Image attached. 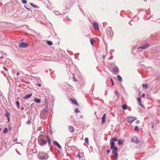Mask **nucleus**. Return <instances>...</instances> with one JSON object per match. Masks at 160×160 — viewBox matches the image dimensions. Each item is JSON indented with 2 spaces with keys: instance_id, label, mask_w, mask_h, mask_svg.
<instances>
[{
  "instance_id": "6ab92c4d",
  "label": "nucleus",
  "mask_w": 160,
  "mask_h": 160,
  "mask_svg": "<svg viewBox=\"0 0 160 160\" xmlns=\"http://www.w3.org/2000/svg\"><path fill=\"white\" fill-rule=\"evenodd\" d=\"M47 138L48 140V142L49 145H50V138H49V136H47Z\"/></svg>"
},
{
  "instance_id": "49530a36",
  "label": "nucleus",
  "mask_w": 160,
  "mask_h": 160,
  "mask_svg": "<svg viewBox=\"0 0 160 160\" xmlns=\"http://www.w3.org/2000/svg\"><path fill=\"white\" fill-rule=\"evenodd\" d=\"M8 121H9L10 120L9 117V118H8Z\"/></svg>"
},
{
  "instance_id": "a211bd4d",
  "label": "nucleus",
  "mask_w": 160,
  "mask_h": 160,
  "mask_svg": "<svg viewBox=\"0 0 160 160\" xmlns=\"http://www.w3.org/2000/svg\"><path fill=\"white\" fill-rule=\"evenodd\" d=\"M117 77L118 80L119 81H120V82L122 81V78L119 75H118L117 76Z\"/></svg>"
},
{
  "instance_id": "f8f14e48",
  "label": "nucleus",
  "mask_w": 160,
  "mask_h": 160,
  "mask_svg": "<svg viewBox=\"0 0 160 160\" xmlns=\"http://www.w3.org/2000/svg\"><path fill=\"white\" fill-rule=\"evenodd\" d=\"M32 95V93H31V94L28 95H27L25 97H24L23 98L24 99H27L29 98H30Z\"/></svg>"
},
{
  "instance_id": "c9c22d12",
  "label": "nucleus",
  "mask_w": 160,
  "mask_h": 160,
  "mask_svg": "<svg viewBox=\"0 0 160 160\" xmlns=\"http://www.w3.org/2000/svg\"><path fill=\"white\" fill-rule=\"evenodd\" d=\"M139 104L140 105L141 107H143V105L141 103H141H139Z\"/></svg>"
},
{
  "instance_id": "5701e85b",
  "label": "nucleus",
  "mask_w": 160,
  "mask_h": 160,
  "mask_svg": "<svg viewBox=\"0 0 160 160\" xmlns=\"http://www.w3.org/2000/svg\"><path fill=\"white\" fill-rule=\"evenodd\" d=\"M90 41L92 45H93V43L95 42V40L92 38L90 39Z\"/></svg>"
},
{
  "instance_id": "7ed1b4c3",
  "label": "nucleus",
  "mask_w": 160,
  "mask_h": 160,
  "mask_svg": "<svg viewBox=\"0 0 160 160\" xmlns=\"http://www.w3.org/2000/svg\"><path fill=\"white\" fill-rule=\"evenodd\" d=\"M19 46L20 48H27L28 46V44L25 42H21L19 44Z\"/></svg>"
},
{
  "instance_id": "412c9836",
  "label": "nucleus",
  "mask_w": 160,
  "mask_h": 160,
  "mask_svg": "<svg viewBox=\"0 0 160 160\" xmlns=\"http://www.w3.org/2000/svg\"><path fill=\"white\" fill-rule=\"evenodd\" d=\"M118 143L119 145L122 144L123 143V142L121 139H119L118 140Z\"/></svg>"
},
{
  "instance_id": "a19ab883",
  "label": "nucleus",
  "mask_w": 160,
  "mask_h": 160,
  "mask_svg": "<svg viewBox=\"0 0 160 160\" xmlns=\"http://www.w3.org/2000/svg\"><path fill=\"white\" fill-rule=\"evenodd\" d=\"M152 129H153V127H154V125H153V123L152 122Z\"/></svg>"
},
{
  "instance_id": "473e14b6",
  "label": "nucleus",
  "mask_w": 160,
  "mask_h": 160,
  "mask_svg": "<svg viewBox=\"0 0 160 160\" xmlns=\"http://www.w3.org/2000/svg\"><path fill=\"white\" fill-rule=\"evenodd\" d=\"M75 112L76 113H77L80 112V111L78 108H76L75 110Z\"/></svg>"
},
{
  "instance_id": "c03bdc74",
  "label": "nucleus",
  "mask_w": 160,
  "mask_h": 160,
  "mask_svg": "<svg viewBox=\"0 0 160 160\" xmlns=\"http://www.w3.org/2000/svg\"><path fill=\"white\" fill-rule=\"evenodd\" d=\"M38 85L39 87H40L41 86V84L40 83H38Z\"/></svg>"
},
{
  "instance_id": "dca6fc26",
  "label": "nucleus",
  "mask_w": 160,
  "mask_h": 160,
  "mask_svg": "<svg viewBox=\"0 0 160 160\" xmlns=\"http://www.w3.org/2000/svg\"><path fill=\"white\" fill-rule=\"evenodd\" d=\"M111 148L112 149L113 148H114V146L115 145L114 143L113 142V141H111Z\"/></svg>"
},
{
  "instance_id": "1a4fd4ad",
  "label": "nucleus",
  "mask_w": 160,
  "mask_h": 160,
  "mask_svg": "<svg viewBox=\"0 0 160 160\" xmlns=\"http://www.w3.org/2000/svg\"><path fill=\"white\" fill-rule=\"evenodd\" d=\"M119 70L117 67H115L113 68V71L114 73H117L118 72Z\"/></svg>"
},
{
  "instance_id": "6e6552de",
  "label": "nucleus",
  "mask_w": 160,
  "mask_h": 160,
  "mask_svg": "<svg viewBox=\"0 0 160 160\" xmlns=\"http://www.w3.org/2000/svg\"><path fill=\"white\" fill-rule=\"evenodd\" d=\"M93 26L94 28L96 30H98L99 29L97 23L96 22L93 23Z\"/></svg>"
},
{
  "instance_id": "bb28decb",
  "label": "nucleus",
  "mask_w": 160,
  "mask_h": 160,
  "mask_svg": "<svg viewBox=\"0 0 160 160\" xmlns=\"http://www.w3.org/2000/svg\"><path fill=\"white\" fill-rule=\"evenodd\" d=\"M137 100H138V102L139 103H141V98L140 97L138 98H137Z\"/></svg>"
},
{
  "instance_id": "37998d69",
  "label": "nucleus",
  "mask_w": 160,
  "mask_h": 160,
  "mask_svg": "<svg viewBox=\"0 0 160 160\" xmlns=\"http://www.w3.org/2000/svg\"><path fill=\"white\" fill-rule=\"evenodd\" d=\"M136 122L137 123H139L140 122L139 121H136Z\"/></svg>"
},
{
  "instance_id": "2f4dec72",
  "label": "nucleus",
  "mask_w": 160,
  "mask_h": 160,
  "mask_svg": "<svg viewBox=\"0 0 160 160\" xmlns=\"http://www.w3.org/2000/svg\"><path fill=\"white\" fill-rule=\"evenodd\" d=\"M22 2L24 4H26L27 3V1L26 0H22Z\"/></svg>"
},
{
  "instance_id": "f257e3e1",
  "label": "nucleus",
  "mask_w": 160,
  "mask_h": 160,
  "mask_svg": "<svg viewBox=\"0 0 160 160\" xmlns=\"http://www.w3.org/2000/svg\"><path fill=\"white\" fill-rule=\"evenodd\" d=\"M112 153L114 154V156L117 158L118 157V153L117 152L118 151V148L116 147H114L112 148Z\"/></svg>"
},
{
  "instance_id": "aec40b11",
  "label": "nucleus",
  "mask_w": 160,
  "mask_h": 160,
  "mask_svg": "<svg viewBox=\"0 0 160 160\" xmlns=\"http://www.w3.org/2000/svg\"><path fill=\"white\" fill-rule=\"evenodd\" d=\"M127 105L125 104H123L122 105V108L123 110H126L127 108Z\"/></svg>"
},
{
  "instance_id": "58836bf2",
  "label": "nucleus",
  "mask_w": 160,
  "mask_h": 160,
  "mask_svg": "<svg viewBox=\"0 0 160 160\" xmlns=\"http://www.w3.org/2000/svg\"><path fill=\"white\" fill-rule=\"evenodd\" d=\"M77 157H78L80 158H81V157L79 153H78V154L77 155Z\"/></svg>"
},
{
  "instance_id": "a878e982",
  "label": "nucleus",
  "mask_w": 160,
  "mask_h": 160,
  "mask_svg": "<svg viewBox=\"0 0 160 160\" xmlns=\"http://www.w3.org/2000/svg\"><path fill=\"white\" fill-rule=\"evenodd\" d=\"M85 141L86 143H87V144H88L89 143V141H88V139L87 138H86L85 139Z\"/></svg>"
},
{
  "instance_id": "b1692460",
  "label": "nucleus",
  "mask_w": 160,
  "mask_h": 160,
  "mask_svg": "<svg viewBox=\"0 0 160 160\" xmlns=\"http://www.w3.org/2000/svg\"><path fill=\"white\" fill-rule=\"evenodd\" d=\"M47 43L49 45H51L52 44V42L51 41H47Z\"/></svg>"
},
{
  "instance_id": "ddd939ff",
  "label": "nucleus",
  "mask_w": 160,
  "mask_h": 160,
  "mask_svg": "<svg viewBox=\"0 0 160 160\" xmlns=\"http://www.w3.org/2000/svg\"><path fill=\"white\" fill-rule=\"evenodd\" d=\"M34 101L36 103H39L41 102V100L40 99H38L37 98H35L34 99Z\"/></svg>"
},
{
  "instance_id": "ea45409f",
  "label": "nucleus",
  "mask_w": 160,
  "mask_h": 160,
  "mask_svg": "<svg viewBox=\"0 0 160 160\" xmlns=\"http://www.w3.org/2000/svg\"><path fill=\"white\" fill-rule=\"evenodd\" d=\"M111 81H112V85L113 86V85H114V82H113V80H112V79H111Z\"/></svg>"
},
{
  "instance_id": "c756f323",
  "label": "nucleus",
  "mask_w": 160,
  "mask_h": 160,
  "mask_svg": "<svg viewBox=\"0 0 160 160\" xmlns=\"http://www.w3.org/2000/svg\"><path fill=\"white\" fill-rule=\"evenodd\" d=\"M31 121L30 120H29V121H28L27 122L26 124L28 125H29L31 124Z\"/></svg>"
},
{
  "instance_id": "72a5a7b5",
  "label": "nucleus",
  "mask_w": 160,
  "mask_h": 160,
  "mask_svg": "<svg viewBox=\"0 0 160 160\" xmlns=\"http://www.w3.org/2000/svg\"><path fill=\"white\" fill-rule=\"evenodd\" d=\"M115 94L116 95L118 96L119 95H118V92L116 91H115Z\"/></svg>"
},
{
  "instance_id": "79ce46f5",
  "label": "nucleus",
  "mask_w": 160,
  "mask_h": 160,
  "mask_svg": "<svg viewBox=\"0 0 160 160\" xmlns=\"http://www.w3.org/2000/svg\"><path fill=\"white\" fill-rule=\"evenodd\" d=\"M102 59H104L105 58V56L103 55L102 57Z\"/></svg>"
},
{
  "instance_id": "f704fd0d",
  "label": "nucleus",
  "mask_w": 160,
  "mask_h": 160,
  "mask_svg": "<svg viewBox=\"0 0 160 160\" xmlns=\"http://www.w3.org/2000/svg\"><path fill=\"white\" fill-rule=\"evenodd\" d=\"M145 96V94L144 93H143L142 94V95L141 96V97L142 98H144Z\"/></svg>"
},
{
  "instance_id": "9d476101",
  "label": "nucleus",
  "mask_w": 160,
  "mask_h": 160,
  "mask_svg": "<svg viewBox=\"0 0 160 160\" xmlns=\"http://www.w3.org/2000/svg\"><path fill=\"white\" fill-rule=\"evenodd\" d=\"M47 142V141L44 140V139H41L40 144L41 145H43L44 144H46Z\"/></svg>"
},
{
  "instance_id": "7c9ffc66",
  "label": "nucleus",
  "mask_w": 160,
  "mask_h": 160,
  "mask_svg": "<svg viewBox=\"0 0 160 160\" xmlns=\"http://www.w3.org/2000/svg\"><path fill=\"white\" fill-rule=\"evenodd\" d=\"M139 127L137 126H136L134 128V130L135 131H138V130Z\"/></svg>"
},
{
  "instance_id": "f3484780",
  "label": "nucleus",
  "mask_w": 160,
  "mask_h": 160,
  "mask_svg": "<svg viewBox=\"0 0 160 160\" xmlns=\"http://www.w3.org/2000/svg\"><path fill=\"white\" fill-rule=\"evenodd\" d=\"M142 87L145 89H147L148 88V84H142Z\"/></svg>"
},
{
  "instance_id": "423d86ee",
  "label": "nucleus",
  "mask_w": 160,
  "mask_h": 160,
  "mask_svg": "<svg viewBox=\"0 0 160 160\" xmlns=\"http://www.w3.org/2000/svg\"><path fill=\"white\" fill-rule=\"evenodd\" d=\"M132 140L133 142L136 143H138L139 142V140L136 137H134L133 138Z\"/></svg>"
},
{
  "instance_id": "de8ad7c7",
  "label": "nucleus",
  "mask_w": 160,
  "mask_h": 160,
  "mask_svg": "<svg viewBox=\"0 0 160 160\" xmlns=\"http://www.w3.org/2000/svg\"><path fill=\"white\" fill-rule=\"evenodd\" d=\"M1 58H2V57H1Z\"/></svg>"
},
{
  "instance_id": "cd10ccee",
  "label": "nucleus",
  "mask_w": 160,
  "mask_h": 160,
  "mask_svg": "<svg viewBox=\"0 0 160 160\" xmlns=\"http://www.w3.org/2000/svg\"><path fill=\"white\" fill-rule=\"evenodd\" d=\"M3 132L4 133H6L8 132V129L7 128H6L3 131Z\"/></svg>"
},
{
  "instance_id": "9b49d317",
  "label": "nucleus",
  "mask_w": 160,
  "mask_h": 160,
  "mask_svg": "<svg viewBox=\"0 0 160 160\" xmlns=\"http://www.w3.org/2000/svg\"><path fill=\"white\" fill-rule=\"evenodd\" d=\"M53 144H54V145H56L60 148H61V146L57 141H54L53 142Z\"/></svg>"
},
{
  "instance_id": "c85d7f7f",
  "label": "nucleus",
  "mask_w": 160,
  "mask_h": 160,
  "mask_svg": "<svg viewBox=\"0 0 160 160\" xmlns=\"http://www.w3.org/2000/svg\"><path fill=\"white\" fill-rule=\"evenodd\" d=\"M30 5L34 8H36L37 7V6L33 5L32 3H30Z\"/></svg>"
},
{
  "instance_id": "4468645a",
  "label": "nucleus",
  "mask_w": 160,
  "mask_h": 160,
  "mask_svg": "<svg viewBox=\"0 0 160 160\" xmlns=\"http://www.w3.org/2000/svg\"><path fill=\"white\" fill-rule=\"evenodd\" d=\"M71 100L72 102L74 104L76 105H78V102H77L76 100H73V99L71 98Z\"/></svg>"
},
{
  "instance_id": "393cba45",
  "label": "nucleus",
  "mask_w": 160,
  "mask_h": 160,
  "mask_svg": "<svg viewBox=\"0 0 160 160\" xmlns=\"http://www.w3.org/2000/svg\"><path fill=\"white\" fill-rule=\"evenodd\" d=\"M16 104L18 107V109L20 108L19 107V103L18 101H17L16 102Z\"/></svg>"
},
{
  "instance_id": "0eeeda50",
  "label": "nucleus",
  "mask_w": 160,
  "mask_h": 160,
  "mask_svg": "<svg viewBox=\"0 0 160 160\" xmlns=\"http://www.w3.org/2000/svg\"><path fill=\"white\" fill-rule=\"evenodd\" d=\"M105 118H106V114H104L103 115V116L102 118V123H103L105 122Z\"/></svg>"
},
{
  "instance_id": "f03ea898",
  "label": "nucleus",
  "mask_w": 160,
  "mask_h": 160,
  "mask_svg": "<svg viewBox=\"0 0 160 160\" xmlns=\"http://www.w3.org/2000/svg\"><path fill=\"white\" fill-rule=\"evenodd\" d=\"M136 119V118L134 117H129L128 118V122L129 123H131Z\"/></svg>"
},
{
  "instance_id": "e433bc0d",
  "label": "nucleus",
  "mask_w": 160,
  "mask_h": 160,
  "mask_svg": "<svg viewBox=\"0 0 160 160\" xmlns=\"http://www.w3.org/2000/svg\"><path fill=\"white\" fill-rule=\"evenodd\" d=\"M3 68L6 71H8V69L5 67H3Z\"/></svg>"
},
{
  "instance_id": "4be33fe9",
  "label": "nucleus",
  "mask_w": 160,
  "mask_h": 160,
  "mask_svg": "<svg viewBox=\"0 0 160 160\" xmlns=\"http://www.w3.org/2000/svg\"><path fill=\"white\" fill-rule=\"evenodd\" d=\"M117 140V138H112L111 139V141H113V142H116Z\"/></svg>"
},
{
  "instance_id": "a18cd8bd",
  "label": "nucleus",
  "mask_w": 160,
  "mask_h": 160,
  "mask_svg": "<svg viewBox=\"0 0 160 160\" xmlns=\"http://www.w3.org/2000/svg\"><path fill=\"white\" fill-rule=\"evenodd\" d=\"M19 75V73L18 72L17 73V75Z\"/></svg>"
},
{
  "instance_id": "2eb2a0df",
  "label": "nucleus",
  "mask_w": 160,
  "mask_h": 160,
  "mask_svg": "<svg viewBox=\"0 0 160 160\" xmlns=\"http://www.w3.org/2000/svg\"><path fill=\"white\" fill-rule=\"evenodd\" d=\"M5 111L6 112L5 114V116L7 117L8 118H9V117L10 116V113L8 112L6 109L5 110Z\"/></svg>"
},
{
  "instance_id": "4c0bfd02",
  "label": "nucleus",
  "mask_w": 160,
  "mask_h": 160,
  "mask_svg": "<svg viewBox=\"0 0 160 160\" xmlns=\"http://www.w3.org/2000/svg\"><path fill=\"white\" fill-rule=\"evenodd\" d=\"M110 152V150H109V149H108L107 150V153L108 154V153H109Z\"/></svg>"
},
{
  "instance_id": "39448f33",
  "label": "nucleus",
  "mask_w": 160,
  "mask_h": 160,
  "mask_svg": "<svg viewBox=\"0 0 160 160\" xmlns=\"http://www.w3.org/2000/svg\"><path fill=\"white\" fill-rule=\"evenodd\" d=\"M68 129L70 132H73L74 131V128L72 126H69L68 128Z\"/></svg>"
},
{
  "instance_id": "20e7f679",
  "label": "nucleus",
  "mask_w": 160,
  "mask_h": 160,
  "mask_svg": "<svg viewBox=\"0 0 160 160\" xmlns=\"http://www.w3.org/2000/svg\"><path fill=\"white\" fill-rule=\"evenodd\" d=\"M149 46V44L148 43H147L143 45H142L141 47H140L138 48V49H145L148 48Z\"/></svg>"
}]
</instances>
